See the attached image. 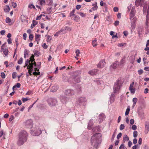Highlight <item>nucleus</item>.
Listing matches in <instances>:
<instances>
[{
    "instance_id": "nucleus-45",
    "label": "nucleus",
    "mask_w": 149,
    "mask_h": 149,
    "mask_svg": "<svg viewBox=\"0 0 149 149\" xmlns=\"http://www.w3.org/2000/svg\"><path fill=\"white\" fill-rule=\"evenodd\" d=\"M23 62V58H21L18 60V63L19 64H21Z\"/></svg>"
},
{
    "instance_id": "nucleus-15",
    "label": "nucleus",
    "mask_w": 149,
    "mask_h": 149,
    "mask_svg": "<svg viewBox=\"0 0 149 149\" xmlns=\"http://www.w3.org/2000/svg\"><path fill=\"white\" fill-rule=\"evenodd\" d=\"M105 64V62L104 60H101L98 64L97 65V67L98 68H102Z\"/></svg>"
},
{
    "instance_id": "nucleus-58",
    "label": "nucleus",
    "mask_w": 149,
    "mask_h": 149,
    "mask_svg": "<svg viewBox=\"0 0 149 149\" xmlns=\"http://www.w3.org/2000/svg\"><path fill=\"white\" fill-rule=\"evenodd\" d=\"M21 19H23L24 20H25L26 19V17L24 15H21Z\"/></svg>"
},
{
    "instance_id": "nucleus-30",
    "label": "nucleus",
    "mask_w": 149,
    "mask_h": 149,
    "mask_svg": "<svg viewBox=\"0 0 149 149\" xmlns=\"http://www.w3.org/2000/svg\"><path fill=\"white\" fill-rule=\"evenodd\" d=\"M129 140L128 137L127 135L125 134L123 138V140L126 141H128Z\"/></svg>"
},
{
    "instance_id": "nucleus-8",
    "label": "nucleus",
    "mask_w": 149,
    "mask_h": 149,
    "mask_svg": "<svg viewBox=\"0 0 149 149\" xmlns=\"http://www.w3.org/2000/svg\"><path fill=\"white\" fill-rule=\"evenodd\" d=\"M31 133L33 136H38L39 135L42 133V131L40 129L38 128L36 130H31Z\"/></svg>"
},
{
    "instance_id": "nucleus-51",
    "label": "nucleus",
    "mask_w": 149,
    "mask_h": 149,
    "mask_svg": "<svg viewBox=\"0 0 149 149\" xmlns=\"http://www.w3.org/2000/svg\"><path fill=\"white\" fill-rule=\"evenodd\" d=\"M29 52L28 50L25 49L24 52V54H25V55L28 56L29 54Z\"/></svg>"
},
{
    "instance_id": "nucleus-12",
    "label": "nucleus",
    "mask_w": 149,
    "mask_h": 149,
    "mask_svg": "<svg viewBox=\"0 0 149 149\" xmlns=\"http://www.w3.org/2000/svg\"><path fill=\"white\" fill-rule=\"evenodd\" d=\"M136 12L135 10L134 7H133L131 10V11L130 14V19L133 18L135 15Z\"/></svg>"
},
{
    "instance_id": "nucleus-60",
    "label": "nucleus",
    "mask_w": 149,
    "mask_h": 149,
    "mask_svg": "<svg viewBox=\"0 0 149 149\" xmlns=\"http://www.w3.org/2000/svg\"><path fill=\"white\" fill-rule=\"evenodd\" d=\"M34 54L35 55L37 56V57H38L39 56V53L38 51H36L34 53Z\"/></svg>"
},
{
    "instance_id": "nucleus-34",
    "label": "nucleus",
    "mask_w": 149,
    "mask_h": 149,
    "mask_svg": "<svg viewBox=\"0 0 149 149\" xmlns=\"http://www.w3.org/2000/svg\"><path fill=\"white\" fill-rule=\"evenodd\" d=\"M77 13L78 14H79L81 17H85L86 16V14H84L83 13H82V12H78Z\"/></svg>"
},
{
    "instance_id": "nucleus-46",
    "label": "nucleus",
    "mask_w": 149,
    "mask_h": 149,
    "mask_svg": "<svg viewBox=\"0 0 149 149\" xmlns=\"http://www.w3.org/2000/svg\"><path fill=\"white\" fill-rule=\"evenodd\" d=\"M11 19L9 17H6V22L7 23H10L11 22Z\"/></svg>"
},
{
    "instance_id": "nucleus-3",
    "label": "nucleus",
    "mask_w": 149,
    "mask_h": 149,
    "mask_svg": "<svg viewBox=\"0 0 149 149\" xmlns=\"http://www.w3.org/2000/svg\"><path fill=\"white\" fill-rule=\"evenodd\" d=\"M81 73V72L79 71H77L74 72L73 75H72L70 78H69V79H72V82L74 83L80 82V80L78 75L80 74Z\"/></svg>"
},
{
    "instance_id": "nucleus-4",
    "label": "nucleus",
    "mask_w": 149,
    "mask_h": 149,
    "mask_svg": "<svg viewBox=\"0 0 149 149\" xmlns=\"http://www.w3.org/2000/svg\"><path fill=\"white\" fill-rule=\"evenodd\" d=\"M123 84V81L120 78L118 79L114 84L113 87V92L114 93H115L119 91L120 88L121 87Z\"/></svg>"
},
{
    "instance_id": "nucleus-23",
    "label": "nucleus",
    "mask_w": 149,
    "mask_h": 149,
    "mask_svg": "<svg viewBox=\"0 0 149 149\" xmlns=\"http://www.w3.org/2000/svg\"><path fill=\"white\" fill-rule=\"evenodd\" d=\"M137 99L136 97H134L133 98L132 101L133 102V104L132 105V107H134L135 106L137 102Z\"/></svg>"
},
{
    "instance_id": "nucleus-21",
    "label": "nucleus",
    "mask_w": 149,
    "mask_h": 149,
    "mask_svg": "<svg viewBox=\"0 0 149 149\" xmlns=\"http://www.w3.org/2000/svg\"><path fill=\"white\" fill-rule=\"evenodd\" d=\"M1 49H3V53L6 56H7L8 54V50L7 49H3L2 47L1 48Z\"/></svg>"
},
{
    "instance_id": "nucleus-6",
    "label": "nucleus",
    "mask_w": 149,
    "mask_h": 149,
    "mask_svg": "<svg viewBox=\"0 0 149 149\" xmlns=\"http://www.w3.org/2000/svg\"><path fill=\"white\" fill-rule=\"evenodd\" d=\"M78 102L80 105H85L87 102V100L85 97H80L78 99Z\"/></svg>"
},
{
    "instance_id": "nucleus-22",
    "label": "nucleus",
    "mask_w": 149,
    "mask_h": 149,
    "mask_svg": "<svg viewBox=\"0 0 149 149\" xmlns=\"http://www.w3.org/2000/svg\"><path fill=\"white\" fill-rule=\"evenodd\" d=\"M29 65H28L27 66V69H33V62H31V63L30 62L29 63Z\"/></svg>"
},
{
    "instance_id": "nucleus-31",
    "label": "nucleus",
    "mask_w": 149,
    "mask_h": 149,
    "mask_svg": "<svg viewBox=\"0 0 149 149\" xmlns=\"http://www.w3.org/2000/svg\"><path fill=\"white\" fill-rule=\"evenodd\" d=\"M95 4H92V5L93 6L92 8V9L93 10H96L97 8V2H95Z\"/></svg>"
},
{
    "instance_id": "nucleus-41",
    "label": "nucleus",
    "mask_w": 149,
    "mask_h": 149,
    "mask_svg": "<svg viewBox=\"0 0 149 149\" xmlns=\"http://www.w3.org/2000/svg\"><path fill=\"white\" fill-rule=\"evenodd\" d=\"M75 53L76 54V55L77 57L79 56V54H80V52L79 49H77L76 50Z\"/></svg>"
},
{
    "instance_id": "nucleus-33",
    "label": "nucleus",
    "mask_w": 149,
    "mask_h": 149,
    "mask_svg": "<svg viewBox=\"0 0 149 149\" xmlns=\"http://www.w3.org/2000/svg\"><path fill=\"white\" fill-rule=\"evenodd\" d=\"M117 62H115L113 64L111 65V66L113 69L116 68L117 66Z\"/></svg>"
},
{
    "instance_id": "nucleus-18",
    "label": "nucleus",
    "mask_w": 149,
    "mask_h": 149,
    "mask_svg": "<svg viewBox=\"0 0 149 149\" xmlns=\"http://www.w3.org/2000/svg\"><path fill=\"white\" fill-rule=\"evenodd\" d=\"M58 88V87L56 85L52 87V88L51 90V91L52 92H54L57 90Z\"/></svg>"
},
{
    "instance_id": "nucleus-38",
    "label": "nucleus",
    "mask_w": 149,
    "mask_h": 149,
    "mask_svg": "<svg viewBox=\"0 0 149 149\" xmlns=\"http://www.w3.org/2000/svg\"><path fill=\"white\" fill-rule=\"evenodd\" d=\"M22 100L23 102H25L26 101L30 100V98H24L22 97Z\"/></svg>"
},
{
    "instance_id": "nucleus-26",
    "label": "nucleus",
    "mask_w": 149,
    "mask_h": 149,
    "mask_svg": "<svg viewBox=\"0 0 149 149\" xmlns=\"http://www.w3.org/2000/svg\"><path fill=\"white\" fill-rule=\"evenodd\" d=\"M40 35L38 34H35V39L36 41L38 43V41L40 40Z\"/></svg>"
},
{
    "instance_id": "nucleus-61",
    "label": "nucleus",
    "mask_w": 149,
    "mask_h": 149,
    "mask_svg": "<svg viewBox=\"0 0 149 149\" xmlns=\"http://www.w3.org/2000/svg\"><path fill=\"white\" fill-rule=\"evenodd\" d=\"M119 22L118 21H116L115 22V23L114 24L115 26H116L118 25L119 24Z\"/></svg>"
},
{
    "instance_id": "nucleus-10",
    "label": "nucleus",
    "mask_w": 149,
    "mask_h": 149,
    "mask_svg": "<svg viewBox=\"0 0 149 149\" xmlns=\"http://www.w3.org/2000/svg\"><path fill=\"white\" fill-rule=\"evenodd\" d=\"M65 94L66 95L70 96L74 94V91L73 90L71 89H67L65 91Z\"/></svg>"
},
{
    "instance_id": "nucleus-35",
    "label": "nucleus",
    "mask_w": 149,
    "mask_h": 149,
    "mask_svg": "<svg viewBox=\"0 0 149 149\" xmlns=\"http://www.w3.org/2000/svg\"><path fill=\"white\" fill-rule=\"evenodd\" d=\"M145 129H149V123L146 122L145 123Z\"/></svg>"
},
{
    "instance_id": "nucleus-20",
    "label": "nucleus",
    "mask_w": 149,
    "mask_h": 149,
    "mask_svg": "<svg viewBox=\"0 0 149 149\" xmlns=\"http://www.w3.org/2000/svg\"><path fill=\"white\" fill-rule=\"evenodd\" d=\"M131 21V26L132 27L133 26L134 24L135 23L136 20V17H133L130 19Z\"/></svg>"
},
{
    "instance_id": "nucleus-56",
    "label": "nucleus",
    "mask_w": 149,
    "mask_h": 149,
    "mask_svg": "<svg viewBox=\"0 0 149 149\" xmlns=\"http://www.w3.org/2000/svg\"><path fill=\"white\" fill-rule=\"evenodd\" d=\"M33 74L35 75H40V72H35L33 73Z\"/></svg>"
},
{
    "instance_id": "nucleus-54",
    "label": "nucleus",
    "mask_w": 149,
    "mask_h": 149,
    "mask_svg": "<svg viewBox=\"0 0 149 149\" xmlns=\"http://www.w3.org/2000/svg\"><path fill=\"white\" fill-rule=\"evenodd\" d=\"M33 38V35L32 34H30L29 36V39L30 40L32 41Z\"/></svg>"
},
{
    "instance_id": "nucleus-49",
    "label": "nucleus",
    "mask_w": 149,
    "mask_h": 149,
    "mask_svg": "<svg viewBox=\"0 0 149 149\" xmlns=\"http://www.w3.org/2000/svg\"><path fill=\"white\" fill-rule=\"evenodd\" d=\"M16 77V73L14 72L12 74V77L13 79H15Z\"/></svg>"
},
{
    "instance_id": "nucleus-13",
    "label": "nucleus",
    "mask_w": 149,
    "mask_h": 149,
    "mask_svg": "<svg viewBox=\"0 0 149 149\" xmlns=\"http://www.w3.org/2000/svg\"><path fill=\"white\" fill-rule=\"evenodd\" d=\"M106 117L104 113H101L99 116V121L100 123H102Z\"/></svg>"
},
{
    "instance_id": "nucleus-64",
    "label": "nucleus",
    "mask_w": 149,
    "mask_h": 149,
    "mask_svg": "<svg viewBox=\"0 0 149 149\" xmlns=\"http://www.w3.org/2000/svg\"><path fill=\"white\" fill-rule=\"evenodd\" d=\"M118 9L117 7H115L113 8V11L115 12H118Z\"/></svg>"
},
{
    "instance_id": "nucleus-37",
    "label": "nucleus",
    "mask_w": 149,
    "mask_h": 149,
    "mask_svg": "<svg viewBox=\"0 0 149 149\" xmlns=\"http://www.w3.org/2000/svg\"><path fill=\"white\" fill-rule=\"evenodd\" d=\"M80 19V18L79 16H77L75 15L74 20L76 22H78Z\"/></svg>"
},
{
    "instance_id": "nucleus-5",
    "label": "nucleus",
    "mask_w": 149,
    "mask_h": 149,
    "mask_svg": "<svg viewBox=\"0 0 149 149\" xmlns=\"http://www.w3.org/2000/svg\"><path fill=\"white\" fill-rule=\"evenodd\" d=\"M24 124L26 128L31 129L33 127V121L30 119L26 120L24 123Z\"/></svg>"
},
{
    "instance_id": "nucleus-9",
    "label": "nucleus",
    "mask_w": 149,
    "mask_h": 149,
    "mask_svg": "<svg viewBox=\"0 0 149 149\" xmlns=\"http://www.w3.org/2000/svg\"><path fill=\"white\" fill-rule=\"evenodd\" d=\"M34 56L33 54H32L30 58V59H27L25 61V65L24 66V68H25L29 64V63L30 62H33V61H35L34 59Z\"/></svg>"
},
{
    "instance_id": "nucleus-63",
    "label": "nucleus",
    "mask_w": 149,
    "mask_h": 149,
    "mask_svg": "<svg viewBox=\"0 0 149 149\" xmlns=\"http://www.w3.org/2000/svg\"><path fill=\"white\" fill-rule=\"evenodd\" d=\"M7 42L9 44H11L12 43V40L10 38H8L7 40Z\"/></svg>"
},
{
    "instance_id": "nucleus-17",
    "label": "nucleus",
    "mask_w": 149,
    "mask_h": 149,
    "mask_svg": "<svg viewBox=\"0 0 149 149\" xmlns=\"http://www.w3.org/2000/svg\"><path fill=\"white\" fill-rule=\"evenodd\" d=\"M98 70L97 69H95L91 70L88 72V73L91 75H93L95 74Z\"/></svg>"
},
{
    "instance_id": "nucleus-42",
    "label": "nucleus",
    "mask_w": 149,
    "mask_h": 149,
    "mask_svg": "<svg viewBox=\"0 0 149 149\" xmlns=\"http://www.w3.org/2000/svg\"><path fill=\"white\" fill-rule=\"evenodd\" d=\"M138 132H137L136 131H134L133 132V136L135 137L136 138L137 136V134Z\"/></svg>"
},
{
    "instance_id": "nucleus-43",
    "label": "nucleus",
    "mask_w": 149,
    "mask_h": 149,
    "mask_svg": "<svg viewBox=\"0 0 149 149\" xmlns=\"http://www.w3.org/2000/svg\"><path fill=\"white\" fill-rule=\"evenodd\" d=\"M130 111V108H127L126 109L125 113V115H128Z\"/></svg>"
},
{
    "instance_id": "nucleus-28",
    "label": "nucleus",
    "mask_w": 149,
    "mask_h": 149,
    "mask_svg": "<svg viewBox=\"0 0 149 149\" xmlns=\"http://www.w3.org/2000/svg\"><path fill=\"white\" fill-rule=\"evenodd\" d=\"M52 8L51 6L49 7L48 8H47V12L48 13H50L52 11Z\"/></svg>"
},
{
    "instance_id": "nucleus-36",
    "label": "nucleus",
    "mask_w": 149,
    "mask_h": 149,
    "mask_svg": "<svg viewBox=\"0 0 149 149\" xmlns=\"http://www.w3.org/2000/svg\"><path fill=\"white\" fill-rule=\"evenodd\" d=\"M40 4L41 5H45V0H39Z\"/></svg>"
},
{
    "instance_id": "nucleus-14",
    "label": "nucleus",
    "mask_w": 149,
    "mask_h": 149,
    "mask_svg": "<svg viewBox=\"0 0 149 149\" xmlns=\"http://www.w3.org/2000/svg\"><path fill=\"white\" fill-rule=\"evenodd\" d=\"M134 85V82H132L130 85L129 90L130 91L131 93L134 94L135 91V89L134 88H133Z\"/></svg>"
},
{
    "instance_id": "nucleus-1",
    "label": "nucleus",
    "mask_w": 149,
    "mask_h": 149,
    "mask_svg": "<svg viewBox=\"0 0 149 149\" xmlns=\"http://www.w3.org/2000/svg\"><path fill=\"white\" fill-rule=\"evenodd\" d=\"M28 134L25 131L23 130L21 132L19 135L18 139L17 142L18 146L23 145L27 139Z\"/></svg>"
},
{
    "instance_id": "nucleus-24",
    "label": "nucleus",
    "mask_w": 149,
    "mask_h": 149,
    "mask_svg": "<svg viewBox=\"0 0 149 149\" xmlns=\"http://www.w3.org/2000/svg\"><path fill=\"white\" fill-rule=\"evenodd\" d=\"M10 10V8L8 5H6L5 7L4 10L6 13L8 12Z\"/></svg>"
},
{
    "instance_id": "nucleus-7",
    "label": "nucleus",
    "mask_w": 149,
    "mask_h": 149,
    "mask_svg": "<svg viewBox=\"0 0 149 149\" xmlns=\"http://www.w3.org/2000/svg\"><path fill=\"white\" fill-rule=\"evenodd\" d=\"M48 104L51 106H55L57 103V101L55 99L49 98L47 100Z\"/></svg>"
},
{
    "instance_id": "nucleus-2",
    "label": "nucleus",
    "mask_w": 149,
    "mask_h": 149,
    "mask_svg": "<svg viewBox=\"0 0 149 149\" xmlns=\"http://www.w3.org/2000/svg\"><path fill=\"white\" fill-rule=\"evenodd\" d=\"M101 136L100 133H96L93 134L91 137V144L95 148H96L98 145L99 139Z\"/></svg>"
},
{
    "instance_id": "nucleus-11",
    "label": "nucleus",
    "mask_w": 149,
    "mask_h": 149,
    "mask_svg": "<svg viewBox=\"0 0 149 149\" xmlns=\"http://www.w3.org/2000/svg\"><path fill=\"white\" fill-rule=\"evenodd\" d=\"M71 30L72 28L71 27L68 26H65L60 31V32H63V33H66V31H71Z\"/></svg>"
},
{
    "instance_id": "nucleus-16",
    "label": "nucleus",
    "mask_w": 149,
    "mask_h": 149,
    "mask_svg": "<svg viewBox=\"0 0 149 149\" xmlns=\"http://www.w3.org/2000/svg\"><path fill=\"white\" fill-rule=\"evenodd\" d=\"M143 0H136L135 2V5L136 6H138L139 5L142 6L143 5Z\"/></svg>"
},
{
    "instance_id": "nucleus-29",
    "label": "nucleus",
    "mask_w": 149,
    "mask_h": 149,
    "mask_svg": "<svg viewBox=\"0 0 149 149\" xmlns=\"http://www.w3.org/2000/svg\"><path fill=\"white\" fill-rule=\"evenodd\" d=\"M97 40L96 39L93 40L92 41V45L93 47H95L97 46V43L96 42Z\"/></svg>"
},
{
    "instance_id": "nucleus-40",
    "label": "nucleus",
    "mask_w": 149,
    "mask_h": 149,
    "mask_svg": "<svg viewBox=\"0 0 149 149\" xmlns=\"http://www.w3.org/2000/svg\"><path fill=\"white\" fill-rule=\"evenodd\" d=\"M119 149H127L126 148L124 144H122L119 147Z\"/></svg>"
},
{
    "instance_id": "nucleus-53",
    "label": "nucleus",
    "mask_w": 149,
    "mask_h": 149,
    "mask_svg": "<svg viewBox=\"0 0 149 149\" xmlns=\"http://www.w3.org/2000/svg\"><path fill=\"white\" fill-rule=\"evenodd\" d=\"M122 136V133H119L117 135V138L118 139H119Z\"/></svg>"
},
{
    "instance_id": "nucleus-44",
    "label": "nucleus",
    "mask_w": 149,
    "mask_h": 149,
    "mask_svg": "<svg viewBox=\"0 0 149 149\" xmlns=\"http://www.w3.org/2000/svg\"><path fill=\"white\" fill-rule=\"evenodd\" d=\"M18 39L17 38H16L15 40V42L16 44V46H17L15 50V51L17 49L18 46V45H19V43L18 42Z\"/></svg>"
},
{
    "instance_id": "nucleus-52",
    "label": "nucleus",
    "mask_w": 149,
    "mask_h": 149,
    "mask_svg": "<svg viewBox=\"0 0 149 149\" xmlns=\"http://www.w3.org/2000/svg\"><path fill=\"white\" fill-rule=\"evenodd\" d=\"M143 70L141 69L139 70L138 71V73L139 75L143 73Z\"/></svg>"
},
{
    "instance_id": "nucleus-19",
    "label": "nucleus",
    "mask_w": 149,
    "mask_h": 149,
    "mask_svg": "<svg viewBox=\"0 0 149 149\" xmlns=\"http://www.w3.org/2000/svg\"><path fill=\"white\" fill-rule=\"evenodd\" d=\"M32 24L31 26V28L33 29L38 23V22L34 20H33Z\"/></svg>"
},
{
    "instance_id": "nucleus-48",
    "label": "nucleus",
    "mask_w": 149,
    "mask_h": 149,
    "mask_svg": "<svg viewBox=\"0 0 149 149\" xmlns=\"http://www.w3.org/2000/svg\"><path fill=\"white\" fill-rule=\"evenodd\" d=\"M1 76L2 78L4 79L5 78L6 75L3 72H2L1 73Z\"/></svg>"
},
{
    "instance_id": "nucleus-47",
    "label": "nucleus",
    "mask_w": 149,
    "mask_h": 149,
    "mask_svg": "<svg viewBox=\"0 0 149 149\" xmlns=\"http://www.w3.org/2000/svg\"><path fill=\"white\" fill-rule=\"evenodd\" d=\"M143 31L142 28L141 27H139L137 31L138 32H142Z\"/></svg>"
},
{
    "instance_id": "nucleus-27",
    "label": "nucleus",
    "mask_w": 149,
    "mask_h": 149,
    "mask_svg": "<svg viewBox=\"0 0 149 149\" xmlns=\"http://www.w3.org/2000/svg\"><path fill=\"white\" fill-rule=\"evenodd\" d=\"M68 99L67 97H62L61 98V102L64 103L66 102V101H67Z\"/></svg>"
},
{
    "instance_id": "nucleus-25",
    "label": "nucleus",
    "mask_w": 149,
    "mask_h": 149,
    "mask_svg": "<svg viewBox=\"0 0 149 149\" xmlns=\"http://www.w3.org/2000/svg\"><path fill=\"white\" fill-rule=\"evenodd\" d=\"M117 131V129H115L114 131L113 132V134L112 136L111 139V141L112 142L114 140V138L116 136V132Z\"/></svg>"
},
{
    "instance_id": "nucleus-50",
    "label": "nucleus",
    "mask_w": 149,
    "mask_h": 149,
    "mask_svg": "<svg viewBox=\"0 0 149 149\" xmlns=\"http://www.w3.org/2000/svg\"><path fill=\"white\" fill-rule=\"evenodd\" d=\"M28 7L29 8H33L34 9H36V8L34 5L33 4H29L28 6Z\"/></svg>"
},
{
    "instance_id": "nucleus-57",
    "label": "nucleus",
    "mask_w": 149,
    "mask_h": 149,
    "mask_svg": "<svg viewBox=\"0 0 149 149\" xmlns=\"http://www.w3.org/2000/svg\"><path fill=\"white\" fill-rule=\"evenodd\" d=\"M42 47L44 49H47V48L48 46L46 43H44L43 44Z\"/></svg>"
},
{
    "instance_id": "nucleus-62",
    "label": "nucleus",
    "mask_w": 149,
    "mask_h": 149,
    "mask_svg": "<svg viewBox=\"0 0 149 149\" xmlns=\"http://www.w3.org/2000/svg\"><path fill=\"white\" fill-rule=\"evenodd\" d=\"M81 5H77L76 6V9L77 10H79L81 8Z\"/></svg>"
},
{
    "instance_id": "nucleus-39",
    "label": "nucleus",
    "mask_w": 149,
    "mask_h": 149,
    "mask_svg": "<svg viewBox=\"0 0 149 149\" xmlns=\"http://www.w3.org/2000/svg\"><path fill=\"white\" fill-rule=\"evenodd\" d=\"M125 127V126L123 124H121L120 125V130H123Z\"/></svg>"
},
{
    "instance_id": "nucleus-59",
    "label": "nucleus",
    "mask_w": 149,
    "mask_h": 149,
    "mask_svg": "<svg viewBox=\"0 0 149 149\" xmlns=\"http://www.w3.org/2000/svg\"><path fill=\"white\" fill-rule=\"evenodd\" d=\"M42 15H43L41 14L39 16H37L36 18V20H38L40 19H41V17Z\"/></svg>"
},
{
    "instance_id": "nucleus-32",
    "label": "nucleus",
    "mask_w": 149,
    "mask_h": 149,
    "mask_svg": "<svg viewBox=\"0 0 149 149\" xmlns=\"http://www.w3.org/2000/svg\"><path fill=\"white\" fill-rule=\"evenodd\" d=\"M92 125V122L91 120L89 121L88 124V128L89 129H91V126Z\"/></svg>"
},
{
    "instance_id": "nucleus-55",
    "label": "nucleus",
    "mask_w": 149,
    "mask_h": 149,
    "mask_svg": "<svg viewBox=\"0 0 149 149\" xmlns=\"http://www.w3.org/2000/svg\"><path fill=\"white\" fill-rule=\"evenodd\" d=\"M12 5L14 8H15L17 7V4L16 3H14L13 2L12 3Z\"/></svg>"
}]
</instances>
